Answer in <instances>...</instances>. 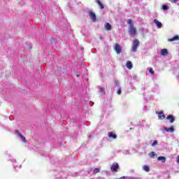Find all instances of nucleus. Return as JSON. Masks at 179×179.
<instances>
[{
  "mask_svg": "<svg viewBox=\"0 0 179 179\" xmlns=\"http://www.w3.org/2000/svg\"><path fill=\"white\" fill-rule=\"evenodd\" d=\"M138 47H139V40L135 39L133 41V45L131 49V52H136V51L138 50Z\"/></svg>",
  "mask_w": 179,
  "mask_h": 179,
  "instance_id": "f257e3e1",
  "label": "nucleus"
},
{
  "mask_svg": "<svg viewBox=\"0 0 179 179\" xmlns=\"http://www.w3.org/2000/svg\"><path fill=\"white\" fill-rule=\"evenodd\" d=\"M128 31L131 37H135V36H136V28H135V27H129Z\"/></svg>",
  "mask_w": 179,
  "mask_h": 179,
  "instance_id": "f03ea898",
  "label": "nucleus"
},
{
  "mask_svg": "<svg viewBox=\"0 0 179 179\" xmlns=\"http://www.w3.org/2000/svg\"><path fill=\"white\" fill-rule=\"evenodd\" d=\"M15 135H17V136L18 138H20V139L22 142H23L24 143H26V142H27L26 137L24 136L23 135H22V134H20V132H19V130H15Z\"/></svg>",
  "mask_w": 179,
  "mask_h": 179,
  "instance_id": "7ed1b4c3",
  "label": "nucleus"
},
{
  "mask_svg": "<svg viewBox=\"0 0 179 179\" xmlns=\"http://www.w3.org/2000/svg\"><path fill=\"white\" fill-rule=\"evenodd\" d=\"M88 15L90 17V19L92 20V22H96L97 17L96 16V13L93 11H89Z\"/></svg>",
  "mask_w": 179,
  "mask_h": 179,
  "instance_id": "20e7f679",
  "label": "nucleus"
},
{
  "mask_svg": "<svg viewBox=\"0 0 179 179\" xmlns=\"http://www.w3.org/2000/svg\"><path fill=\"white\" fill-rule=\"evenodd\" d=\"M115 50L116 51L117 54H120L121 51H122L121 45H120L118 43H116L115 45Z\"/></svg>",
  "mask_w": 179,
  "mask_h": 179,
  "instance_id": "39448f33",
  "label": "nucleus"
},
{
  "mask_svg": "<svg viewBox=\"0 0 179 179\" xmlns=\"http://www.w3.org/2000/svg\"><path fill=\"white\" fill-rule=\"evenodd\" d=\"M110 169H111L112 171L115 172V171H117V170H118V169H120V165H118V164H117V163L113 164L111 166Z\"/></svg>",
  "mask_w": 179,
  "mask_h": 179,
  "instance_id": "423d86ee",
  "label": "nucleus"
},
{
  "mask_svg": "<svg viewBox=\"0 0 179 179\" xmlns=\"http://www.w3.org/2000/svg\"><path fill=\"white\" fill-rule=\"evenodd\" d=\"M154 23L155 24H156L157 29H162V27H163V24H162L159 20H157V19L154 20Z\"/></svg>",
  "mask_w": 179,
  "mask_h": 179,
  "instance_id": "0eeeda50",
  "label": "nucleus"
},
{
  "mask_svg": "<svg viewBox=\"0 0 179 179\" xmlns=\"http://www.w3.org/2000/svg\"><path fill=\"white\" fill-rule=\"evenodd\" d=\"M166 120H169L171 122V124H173V122H174L176 121V117H174V115H169L166 117Z\"/></svg>",
  "mask_w": 179,
  "mask_h": 179,
  "instance_id": "6e6552de",
  "label": "nucleus"
},
{
  "mask_svg": "<svg viewBox=\"0 0 179 179\" xmlns=\"http://www.w3.org/2000/svg\"><path fill=\"white\" fill-rule=\"evenodd\" d=\"M104 29L105 30H106V31H110L111 30V29H113V27H111V24L108 22H106L104 24Z\"/></svg>",
  "mask_w": 179,
  "mask_h": 179,
  "instance_id": "1a4fd4ad",
  "label": "nucleus"
},
{
  "mask_svg": "<svg viewBox=\"0 0 179 179\" xmlns=\"http://www.w3.org/2000/svg\"><path fill=\"white\" fill-rule=\"evenodd\" d=\"M158 118L159 120H164L166 118V115H164L163 111H160L158 113Z\"/></svg>",
  "mask_w": 179,
  "mask_h": 179,
  "instance_id": "9d476101",
  "label": "nucleus"
},
{
  "mask_svg": "<svg viewBox=\"0 0 179 179\" xmlns=\"http://www.w3.org/2000/svg\"><path fill=\"white\" fill-rule=\"evenodd\" d=\"M108 136L112 139H117V134H114L113 131H110Z\"/></svg>",
  "mask_w": 179,
  "mask_h": 179,
  "instance_id": "9b49d317",
  "label": "nucleus"
},
{
  "mask_svg": "<svg viewBox=\"0 0 179 179\" xmlns=\"http://www.w3.org/2000/svg\"><path fill=\"white\" fill-rule=\"evenodd\" d=\"M161 55H163L164 57H166V55H169V50H167V49H162Z\"/></svg>",
  "mask_w": 179,
  "mask_h": 179,
  "instance_id": "f8f14e48",
  "label": "nucleus"
},
{
  "mask_svg": "<svg viewBox=\"0 0 179 179\" xmlns=\"http://www.w3.org/2000/svg\"><path fill=\"white\" fill-rule=\"evenodd\" d=\"M126 66L128 69H132L134 66L132 65V62L131 61H127Z\"/></svg>",
  "mask_w": 179,
  "mask_h": 179,
  "instance_id": "ddd939ff",
  "label": "nucleus"
},
{
  "mask_svg": "<svg viewBox=\"0 0 179 179\" xmlns=\"http://www.w3.org/2000/svg\"><path fill=\"white\" fill-rule=\"evenodd\" d=\"M158 162H162V163H164L166 160V157L159 156L157 158Z\"/></svg>",
  "mask_w": 179,
  "mask_h": 179,
  "instance_id": "4468645a",
  "label": "nucleus"
},
{
  "mask_svg": "<svg viewBox=\"0 0 179 179\" xmlns=\"http://www.w3.org/2000/svg\"><path fill=\"white\" fill-rule=\"evenodd\" d=\"M177 40H179V36L178 35H176L172 38L168 39V41H170V42H171V41H177Z\"/></svg>",
  "mask_w": 179,
  "mask_h": 179,
  "instance_id": "2eb2a0df",
  "label": "nucleus"
},
{
  "mask_svg": "<svg viewBox=\"0 0 179 179\" xmlns=\"http://www.w3.org/2000/svg\"><path fill=\"white\" fill-rule=\"evenodd\" d=\"M10 162H12V163H14V164H13L14 169H17V165L16 164V160L13 158L10 159Z\"/></svg>",
  "mask_w": 179,
  "mask_h": 179,
  "instance_id": "dca6fc26",
  "label": "nucleus"
},
{
  "mask_svg": "<svg viewBox=\"0 0 179 179\" xmlns=\"http://www.w3.org/2000/svg\"><path fill=\"white\" fill-rule=\"evenodd\" d=\"M96 3L100 6L101 9H104V5L101 3V1L100 0H96Z\"/></svg>",
  "mask_w": 179,
  "mask_h": 179,
  "instance_id": "f3484780",
  "label": "nucleus"
},
{
  "mask_svg": "<svg viewBox=\"0 0 179 179\" xmlns=\"http://www.w3.org/2000/svg\"><path fill=\"white\" fill-rule=\"evenodd\" d=\"M143 170H144V171H147V173H148V172L150 171V168L149 167V166L145 165L143 166Z\"/></svg>",
  "mask_w": 179,
  "mask_h": 179,
  "instance_id": "a211bd4d",
  "label": "nucleus"
},
{
  "mask_svg": "<svg viewBox=\"0 0 179 179\" xmlns=\"http://www.w3.org/2000/svg\"><path fill=\"white\" fill-rule=\"evenodd\" d=\"M127 23H128V24H129V27H131V26H134V22H132V20H131V19L128 20Z\"/></svg>",
  "mask_w": 179,
  "mask_h": 179,
  "instance_id": "6ab92c4d",
  "label": "nucleus"
},
{
  "mask_svg": "<svg viewBox=\"0 0 179 179\" xmlns=\"http://www.w3.org/2000/svg\"><path fill=\"white\" fill-rule=\"evenodd\" d=\"M168 132L173 134V132H174V127L171 126L170 128H168Z\"/></svg>",
  "mask_w": 179,
  "mask_h": 179,
  "instance_id": "aec40b11",
  "label": "nucleus"
},
{
  "mask_svg": "<svg viewBox=\"0 0 179 179\" xmlns=\"http://www.w3.org/2000/svg\"><path fill=\"white\" fill-rule=\"evenodd\" d=\"M162 9L163 10H169V6L164 4V5H162Z\"/></svg>",
  "mask_w": 179,
  "mask_h": 179,
  "instance_id": "412c9836",
  "label": "nucleus"
},
{
  "mask_svg": "<svg viewBox=\"0 0 179 179\" xmlns=\"http://www.w3.org/2000/svg\"><path fill=\"white\" fill-rule=\"evenodd\" d=\"M150 157H152V159L155 157V156H156V153H155V152H151L149 154Z\"/></svg>",
  "mask_w": 179,
  "mask_h": 179,
  "instance_id": "4be33fe9",
  "label": "nucleus"
},
{
  "mask_svg": "<svg viewBox=\"0 0 179 179\" xmlns=\"http://www.w3.org/2000/svg\"><path fill=\"white\" fill-rule=\"evenodd\" d=\"M148 71H149L150 73H151V75H155V71H153L152 68L148 69Z\"/></svg>",
  "mask_w": 179,
  "mask_h": 179,
  "instance_id": "5701e85b",
  "label": "nucleus"
},
{
  "mask_svg": "<svg viewBox=\"0 0 179 179\" xmlns=\"http://www.w3.org/2000/svg\"><path fill=\"white\" fill-rule=\"evenodd\" d=\"M104 87H101L100 88V92L102 93V94H106V92L104 91Z\"/></svg>",
  "mask_w": 179,
  "mask_h": 179,
  "instance_id": "b1692460",
  "label": "nucleus"
},
{
  "mask_svg": "<svg viewBox=\"0 0 179 179\" xmlns=\"http://www.w3.org/2000/svg\"><path fill=\"white\" fill-rule=\"evenodd\" d=\"M161 131H162V132H164V131H166V132H169V128L164 127L163 129H161Z\"/></svg>",
  "mask_w": 179,
  "mask_h": 179,
  "instance_id": "393cba45",
  "label": "nucleus"
},
{
  "mask_svg": "<svg viewBox=\"0 0 179 179\" xmlns=\"http://www.w3.org/2000/svg\"><path fill=\"white\" fill-rule=\"evenodd\" d=\"M123 155H129V150H125L123 151Z\"/></svg>",
  "mask_w": 179,
  "mask_h": 179,
  "instance_id": "a878e982",
  "label": "nucleus"
},
{
  "mask_svg": "<svg viewBox=\"0 0 179 179\" xmlns=\"http://www.w3.org/2000/svg\"><path fill=\"white\" fill-rule=\"evenodd\" d=\"M94 173H100V169H98V168H95V169H94Z\"/></svg>",
  "mask_w": 179,
  "mask_h": 179,
  "instance_id": "bb28decb",
  "label": "nucleus"
},
{
  "mask_svg": "<svg viewBox=\"0 0 179 179\" xmlns=\"http://www.w3.org/2000/svg\"><path fill=\"white\" fill-rule=\"evenodd\" d=\"M51 43H52V44H57V41L55 40V38H52L51 39Z\"/></svg>",
  "mask_w": 179,
  "mask_h": 179,
  "instance_id": "cd10ccee",
  "label": "nucleus"
},
{
  "mask_svg": "<svg viewBox=\"0 0 179 179\" xmlns=\"http://www.w3.org/2000/svg\"><path fill=\"white\" fill-rule=\"evenodd\" d=\"M157 143H158L157 141L155 140V141H153V143H152L151 145L152 146H156V145H157Z\"/></svg>",
  "mask_w": 179,
  "mask_h": 179,
  "instance_id": "c85d7f7f",
  "label": "nucleus"
},
{
  "mask_svg": "<svg viewBox=\"0 0 179 179\" xmlns=\"http://www.w3.org/2000/svg\"><path fill=\"white\" fill-rule=\"evenodd\" d=\"M115 86H120V82L118 80L115 81Z\"/></svg>",
  "mask_w": 179,
  "mask_h": 179,
  "instance_id": "c756f323",
  "label": "nucleus"
},
{
  "mask_svg": "<svg viewBox=\"0 0 179 179\" xmlns=\"http://www.w3.org/2000/svg\"><path fill=\"white\" fill-rule=\"evenodd\" d=\"M143 110V111H148V107L146 106H144Z\"/></svg>",
  "mask_w": 179,
  "mask_h": 179,
  "instance_id": "7c9ffc66",
  "label": "nucleus"
},
{
  "mask_svg": "<svg viewBox=\"0 0 179 179\" xmlns=\"http://www.w3.org/2000/svg\"><path fill=\"white\" fill-rule=\"evenodd\" d=\"M121 93H122L121 88H119V89L117 90V94H121Z\"/></svg>",
  "mask_w": 179,
  "mask_h": 179,
  "instance_id": "2f4dec72",
  "label": "nucleus"
},
{
  "mask_svg": "<svg viewBox=\"0 0 179 179\" xmlns=\"http://www.w3.org/2000/svg\"><path fill=\"white\" fill-rule=\"evenodd\" d=\"M179 0H172V3H177V2H178Z\"/></svg>",
  "mask_w": 179,
  "mask_h": 179,
  "instance_id": "473e14b6",
  "label": "nucleus"
},
{
  "mask_svg": "<svg viewBox=\"0 0 179 179\" xmlns=\"http://www.w3.org/2000/svg\"><path fill=\"white\" fill-rule=\"evenodd\" d=\"M137 78H138V77H137L136 76H133V79H134V80H136Z\"/></svg>",
  "mask_w": 179,
  "mask_h": 179,
  "instance_id": "72a5a7b5",
  "label": "nucleus"
},
{
  "mask_svg": "<svg viewBox=\"0 0 179 179\" xmlns=\"http://www.w3.org/2000/svg\"><path fill=\"white\" fill-rule=\"evenodd\" d=\"M176 162H177V163H179V155H178V157H177Z\"/></svg>",
  "mask_w": 179,
  "mask_h": 179,
  "instance_id": "f704fd0d",
  "label": "nucleus"
},
{
  "mask_svg": "<svg viewBox=\"0 0 179 179\" xmlns=\"http://www.w3.org/2000/svg\"><path fill=\"white\" fill-rule=\"evenodd\" d=\"M129 179H138L137 178L129 177Z\"/></svg>",
  "mask_w": 179,
  "mask_h": 179,
  "instance_id": "c9c22d12",
  "label": "nucleus"
},
{
  "mask_svg": "<svg viewBox=\"0 0 179 179\" xmlns=\"http://www.w3.org/2000/svg\"><path fill=\"white\" fill-rule=\"evenodd\" d=\"M119 179H125V176H122V177H121V178H119Z\"/></svg>",
  "mask_w": 179,
  "mask_h": 179,
  "instance_id": "e433bc0d",
  "label": "nucleus"
},
{
  "mask_svg": "<svg viewBox=\"0 0 179 179\" xmlns=\"http://www.w3.org/2000/svg\"><path fill=\"white\" fill-rule=\"evenodd\" d=\"M100 40H103V36H100Z\"/></svg>",
  "mask_w": 179,
  "mask_h": 179,
  "instance_id": "4c0bfd02",
  "label": "nucleus"
},
{
  "mask_svg": "<svg viewBox=\"0 0 179 179\" xmlns=\"http://www.w3.org/2000/svg\"><path fill=\"white\" fill-rule=\"evenodd\" d=\"M20 167H22V165H20V166H18V169H20Z\"/></svg>",
  "mask_w": 179,
  "mask_h": 179,
  "instance_id": "58836bf2",
  "label": "nucleus"
},
{
  "mask_svg": "<svg viewBox=\"0 0 179 179\" xmlns=\"http://www.w3.org/2000/svg\"><path fill=\"white\" fill-rule=\"evenodd\" d=\"M81 51H83V48H81Z\"/></svg>",
  "mask_w": 179,
  "mask_h": 179,
  "instance_id": "ea45409f",
  "label": "nucleus"
},
{
  "mask_svg": "<svg viewBox=\"0 0 179 179\" xmlns=\"http://www.w3.org/2000/svg\"><path fill=\"white\" fill-rule=\"evenodd\" d=\"M77 78H79V75H77Z\"/></svg>",
  "mask_w": 179,
  "mask_h": 179,
  "instance_id": "a19ab883",
  "label": "nucleus"
},
{
  "mask_svg": "<svg viewBox=\"0 0 179 179\" xmlns=\"http://www.w3.org/2000/svg\"><path fill=\"white\" fill-rule=\"evenodd\" d=\"M89 138H92V136H89Z\"/></svg>",
  "mask_w": 179,
  "mask_h": 179,
  "instance_id": "79ce46f5",
  "label": "nucleus"
}]
</instances>
